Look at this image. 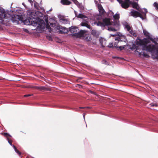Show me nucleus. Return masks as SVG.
<instances>
[{
  "mask_svg": "<svg viewBox=\"0 0 158 158\" xmlns=\"http://www.w3.org/2000/svg\"><path fill=\"white\" fill-rule=\"evenodd\" d=\"M4 10V14H2L1 15H2V16L3 17L4 15H5V17H2V19H0L1 20H3L2 21V23L7 25V23L9 22V20L10 19H11L16 24H19L23 22V18L21 16L19 15H13L11 17L10 15L6 13Z\"/></svg>",
  "mask_w": 158,
  "mask_h": 158,
  "instance_id": "f257e3e1",
  "label": "nucleus"
},
{
  "mask_svg": "<svg viewBox=\"0 0 158 158\" xmlns=\"http://www.w3.org/2000/svg\"><path fill=\"white\" fill-rule=\"evenodd\" d=\"M85 31L83 30H81L77 33H72L69 35L70 36L73 38H80L82 37L84 40H86L87 41H91L92 40L91 38L88 35L85 34Z\"/></svg>",
  "mask_w": 158,
  "mask_h": 158,
  "instance_id": "f03ea898",
  "label": "nucleus"
},
{
  "mask_svg": "<svg viewBox=\"0 0 158 158\" xmlns=\"http://www.w3.org/2000/svg\"><path fill=\"white\" fill-rule=\"evenodd\" d=\"M103 23L104 25V27L105 26H108L110 25H113L115 26H118L119 24V21H116L114 22H111L110 21V19L105 18L102 20Z\"/></svg>",
  "mask_w": 158,
  "mask_h": 158,
  "instance_id": "7ed1b4c3",
  "label": "nucleus"
},
{
  "mask_svg": "<svg viewBox=\"0 0 158 158\" xmlns=\"http://www.w3.org/2000/svg\"><path fill=\"white\" fill-rule=\"evenodd\" d=\"M156 49L155 46L154 45L149 44L148 46L147 44H145L142 47V49L143 50L148 51L149 52H153Z\"/></svg>",
  "mask_w": 158,
  "mask_h": 158,
  "instance_id": "20e7f679",
  "label": "nucleus"
},
{
  "mask_svg": "<svg viewBox=\"0 0 158 158\" xmlns=\"http://www.w3.org/2000/svg\"><path fill=\"white\" fill-rule=\"evenodd\" d=\"M131 15L132 16L135 17V18L137 17H139L142 19H144V17L146 16V15H144L143 16L142 14H141L139 12L135 10H132L131 11L130 13Z\"/></svg>",
  "mask_w": 158,
  "mask_h": 158,
  "instance_id": "39448f33",
  "label": "nucleus"
},
{
  "mask_svg": "<svg viewBox=\"0 0 158 158\" xmlns=\"http://www.w3.org/2000/svg\"><path fill=\"white\" fill-rule=\"evenodd\" d=\"M25 24L27 25H31L33 26H35L37 25V22L36 21H32L31 18L26 19L23 21Z\"/></svg>",
  "mask_w": 158,
  "mask_h": 158,
  "instance_id": "423d86ee",
  "label": "nucleus"
},
{
  "mask_svg": "<svg viewBox=\"0 0 158 158\" xmlns=\"http://www.w3.org/2000/svg\"><path fill=\"white\" fill-rule=\"evenodd\" d=\"M117 0L120 4H121L123 8L126 9L129 7L130 5V1H123L122 0Z\"/></svg>",
  "mask_w": 158,
  "mask_h": 158,
  "instance_id": "0eeeda50",
  "label": "nucleus"
},
{
  "mask_svg": "<svg viewBox=\"0 0 158 158\" xmlns=\"http://www.w3.org/2000/svg\"><path fill=\"white\" fill-rule=\"evenodd\" d=\"M149 42V40L147 39H144L143 40L139 39L136 41V44L137 45L143 46L145 44H147Z\"/></svg>",
  "mask_w": 158,
  "mask_h": 158,
  "instance_id": "6e6552de",
  "label": "nucleus"
},
{
  "mask_svg": "<svg viewBox=\"0 0 158 158\" xmlns=\"http://www.w3.org/2000/svg\"><path fill=\"white\" fill-rule=\"evenodd\" d=\"M116 38L118 39V40L119 41V45H121L122 44H121L122 42H124L126 43L127 39L126 38V37L123 35H118L117 37H116Z\"/></svg>",
  "mask_w": 158,
  "mask_h": 158,
  "instance_id": "1a4fd4ad",
  "label": "nucleus"
},
{
  "mask_svg": "<svg viewBox=\"0 0 158 158\" xmlns=\"http://www.w3.org/2000/svg\"><path fill=\"white\" fill-rule=\"evenodd\" d=\"M78 28L76 26H72L69 28V30L71 33H77Z\"/></svg>",
  "mask_w": 158,
  "mask_h": 158,
  "instance_id": "9d476101",
  "label": "nucleus"
},
{
  "mask_svg": "<svg viewBox=\"0 0 158 158\" xmlns=\"http://www.w3.org/2000/svg\"><path fill=\"white\" fill-rule=\"evenodd\" d=\"M29 87L35 89L39 90H44L46 88L44 86H35L31 85L29 86Z\"/></svg>",
  "mask_w": 158,
  "mask_h": 158,
  "instance_id": "9b49d317",
  "label": "nucleus"
},
{
  "mask_svg": "<svg viewBox=\"0 0 158 158\" xmlns=\"http://www.w3.org/2000/svg\"><path fill=\"white\" fill-rule=\"evenodd\" d=\"M61 3L64 5H69L71 2L68 0H61Z\"/></svg>",
  "mask_w": 158,
  "mask_h": 158,
  "instance_id": "f8f14e48",
  "label": "nucleus"
},
{
  "mask_svg": "<svg viewBox=\"0 0 158 158\" xmlns=\"http://www.w3.org/2000/svg\"><path fill=\"white\" fill-rule=\"evenodd\" d=\"M132 7L138 10H139V7L138 3L136 2H133L131 3Z\"/></svg>",
  "mask_w": 158,
  "mask_h": 158,
  "instance_id": "ddd939ff",
  "label": "nucleus"
},
{
  "mask_svg": "<svg viewBox=\"0 0 158 158\" xmlns=\"http://www.w3.org/2000/svg\"><path fill=\"white\" fill-rule=\"evenodd\" d=\"M131 49H136V51L139 53V54L140 55L141 54V52H140L139 51V47L138 46H136V45L135 44H133L132 46Z\"/></svg>",
  "mask_w": 158,
  "mask_h": 158,
  "instance_id": "4468645a",
  "label": "nucleus"
},
{
  "mask_svg": "<svg viewBox=\"0 0 158 158\" xmlns=\"http://www.w3.org/2000/svg\"><path fill=\"white\" fill-rule=\"evenodd\" d=\"M98 8L100 13L102 14H103L105 12V10L101 5H98Z\"/></svg>",
  "mask_w": 158,
  "mask_h": 158,
  "instance_id": "2eb2a0df",
  "label": "nucleus"
},
{
  "mask_svg": "<svg viewBox=\"0 0 158 158\" xmlns=\"http://www.w3.org/2000/svg\"><path fill=\"white\" fill-rule=\"evenodd\" d=\"M124 25L125 27V28L128 31H130L132 28V27H131L127 22L124 23Z\"/></svg>",
  "mask_w": 158,
  "mask_h": 158,
  "instance_id": "dca6fc26",
  "label": "nucleus"
},
{
  "mask_svg": "<svg viewBox=\"0 0 158 158\" xmlns=\"http://www.w3.org/2000/svg\"><path fill=\"white\" fill-rule=\"evenodd\" d=\"M94 23V24L98 26L104 27V25L103 24V22H102L101 21H98V22H95Z\"/></svg>",
  "mask_w": 158,
  "mask_h": 158,
  "instance_id": "f3484780",
  "label": "nucleus"
},
{
  "mask_svg": "<svg viewBox=\"0 0 158 158\" xmlns=\"http://www.w3.org/2000/svg\"><path fill=\"white\" fill-rule=\"evenodd\" d=\"M143 32L144 35H145L146 37H148V39H150L151 40H153V39L150 36L149 33L147 31H143Z\"/></svg>",
  "mask_w": 158,
  "mask_h": 158,
  "instance_id": "a211bd4d",
  "label": "nucleus"
},
{
  "mask_svg": "<svg viewBox=\"0 0 158 158\" xmlns=\"http://www.w3.org/2000/svg\"><path fill=\"white\" fill-rule=\"evenodd\" d=\"M115 40L116 41L114 43V47L116 48H118V43L119 44V41L118 40V39L116 38V37L115 38Z\"/></svg>",
  "mask_w": 158,
  "mask_h": 158,
  "instance_id": "6ab92c4d",
  "label": "nucleus"
},
{
  "mask_svg": "<svg viewBox=\"0 0 158 158\" xmlns=\"http://www.w3.org/2000/svg\"><path fill=\"white\" fill-rule=\"evenodd\" d=\"M128 32L133 36L134 37H136L137 36L136 34L135 33V32L133 30L132 28Z\"/></svg>",
  "mask_w": 158,
  "mask_h": 158,
  "instance_id": "aec40b11",
  "label": "nucleus"
},
{
  "mask_svg": "<svg viewBox=\"0 0 158 158\" xmlns=\"http://www.w3.org/2000/svg\"><path fill=\"white\" fill-rule=\"evenodd\" d=\"M60 22L63 24H65L68 23L69 22V21L67 19H60Z\"/></svg>",
  "mask_w": 158,
  "mask_h": 158,
  "instance_id": "412c9836",
  "label": "nucleus"
},
{
  "mask_svg": "<svg viewBox=\"0 0 158 158\" xmlns=\"http://www.w3.org/2000/svg\"><path fill=\"white\" fill-rule=\"evenodd\" d=\"M4 9L1 8H0V19H2V17H3V16H2V15H1L2 14H4ZM5 15H4V17H5Z\"/></svg>",
  "mask_w": 158,
  "mask_h": 158,
  "instance_id": "4be33fe9",
  "label": "nucleus"
},
{
  "mask_svg": "<svg viewBox=\"0 0 158 158\" xmlns=\"http://www.w3.org/2000/svg\"><path fill=\"white\" fill-rule=\"evenodd\" d=\"M77 17L79 18L82 19L83 18H87V16L81 14H79L77 16Z\"/></svg>",
  "mask_w": 158,
  "mask_h": 158,
  "instance_id": "5701e85b",
  "label": "nucleus"
},
{
  "mask_svg": "<svg viewBox=\"0 0 158 158\" xmlns=\"http://www.w3.org/2000/svg\"><path fill=\"white\" fill-rule=\"evenodd\" d=\"M13 147L15 149V152L19 155L20 156L21 154V153L16 148V147L14 145H13Z\"/></svg>",
  "mask_w": 158,
  "mask_h": 158,
  "instance_id": "b1692460",
  "label": "nucleus"
},
{
  "mask_svg": "<svg viewBox=\"0 0 158 158\" xmlns=\"http://www.w3.org/2000/svg\"><path fill=\"white\" fill-rule=\"evenodd\" d=\"M113 18L115 20H118L120 18L119 14H116L113 16Z\"/></svg>",
  "mask_w": 158,
  "mask_h": 158,
  "instance_id": "393cba45",
  "label": "nucleus"
},
{
  "mask_svg": "<svg viewBox=\"0 0 158 158\" xmlns=\"http://www.w3.org/2000/svg\"><path fill=\"white\" fill-rule=\"evenodd\" d=\"M102 64L106 65H109V62L107 61L106 60H103L102 61Z\"/></svg>",
  "mask_w": 158,
  "mask_h": 158,
  "instance_id": "a878e982",
  "label": "nucleus"
},
{
  "mask_svg": "<svg viewBox=\"0 0 158 158\" xmlns=\"http://www.w3.org/2000/svg\"><path fill=\"white\" fill-rule=\"evenodd\" d=\"M108 30L109 31H117L114 28L112 27H108Z\"/></svg>",
  "mask_w": 158,
  "mask_h": 158,
  "instance_id": "bb28decb",
  "label": "nucleus"
},
{
  "mask_svg": "<svg viewBox=\"0 0 158 158\" xmlns=\"http://www.w3.org/2000/svg\"><path fill=\"white\" fill-rule=\"evenodd\" d=\"M149 105L151 107H153L155 106L157 107L158 106V104L157 103H151Z\"/></svg>",
  "mask_w": 158,
  "mask_h": 158,
  "instance_id": "cd10ccee",
  "label": "nucleus"
},
{
  "mask_svg": "<svg viewBox=\"0 0 158 158\" xmlns=\"http://www.w3.org/2000/svg\"><path fill=\"white\" fill-rule=\"evenodd\" d=\"M1 134L3 135L4 136L8 137V136H11V135H10L8 133H1Z\"/></svg>",
  "mask_w": 158,
  "mask_h": 158,
  "instance_id": "c85d7f7f",
  "label": "nucleus"
},
{
  "mask_svg": "<svg viewBox=\"0 0 158 158\" xmlns=\"http://www.w3.org/2000/svg\"><path fill=\"white\" fill-rule=\"evenodd\" d=\"M60 31L64 33H67L68 32V30L66 28H61V30H60Z\"/></svg>",
  "mask_w": 158,
  "mask_h": 158,
  "instance_id": "c756f323",
  "label": "nucleus"
},
{
  "mask_svg": "<svg viewBox=\"0 0 158 158\" xmlns=\"http://www.w3.org/2000/svg\"><path fill=\"white\" fill-rule=\"evenodd\" d=\"M153 6L156 7V10H158V3L156 2H155L153 4Z\"/></svg>",
  "mask_w": 158,
  "mask_h": 158,
  "instance_id": "7c9ffc66",
  "label": "nucleus"
},
{
  "mask_svg": "<svg viewBox=\"0 0 158 158\" xmlns=\"http://www.w3.org/2000/svg\"><path fill=\"white\" fill-rule=\"evenodd\" d=\"M40 23H42V24L41 25L39 23V25L40 26H45V23H44V21L43 20H42L40 21Z\"/></svg>",
  "mask_w": 158,
  "mask_h": 158,
  "instance_id": "2f4dec72",
  "label": "nucleus"
},
{
  "mask_svg": "<svg viewBox=\"0 0 158 158\" xmlns=\"http://www.w3.org/2000/svg\"><path fill=\"white\" fill-rule=\"evenodd\" d=\"M7 140H8V143H9V144L11 146H13V145L12 144V141L11 140H10L9 139V138L8 137L7 138Z\"/></svg>",
  "mask_w": 158,
  "mask_h": 158,
  "instance_id": "473e14b6",
  "label": "nucleus"
},
{
  "mask_svg": "<svg viewBox=\"0 0 158 158\" xmlns=\"http://www.w3.org/2000/svg\"><path fill=\"white\" fill-rule=\"evenodd\" d=\"M88 23L86 22H82L81 23V25L82 26L86 27Z\"/></svg>",
  "mask_w": 158,
  "mask_h": 158,
  "instance_id": "72a5a7b5",
  "label": "nucleus"
},
{
  "mask_svg": "<svg viewBox=\"0 0 158 158\" xmlns=\"http://www.w3.org/2000/svg\"><path fill=\"white\" fill-rule=\"evenodd\" d=\"M143 55L144 57L146 58H148L149 57V56L148 55L144 52L143 53Z\"/></svg>",
  "mask_w": 158,
  "mask_h": 158,
  "instance_id": "f704fd0d",
  "label": "nucleus"
},
{
  "mask_svg": "<svg viewBox=\"0 0 158 158\" xmlns=\"http://www.w3.org/2000/svg\"><path fill=\"white\" fill-rule=\"evenodd\" d=\"M108 47L110 48H113V43H110L109 44L108 46Z\"/></svg>",
  "mask_w": 158,
  "mask_h": 158,
  "instance_id": "c9c22d12",
  "label": "nucleus"
},
{
  "mask_svg": "<svg viewBox=\"0 0 158 158\" xmlns=\"http://www.w3.org/2000/svg\"><path fill=\"white\" fill-rule=\"evenodd\" d=\"M46 27L47 29H51V28L50 25H49V24H46Z\"/></svg>",
  "mask_w": 158,
  "mask_h": 158,
  "instance_id": "e433bc0d",
  "label": "nucleus"
},
{
  "mask_svg": "<svg viewBox=\"0 0 158 158\" xmlns=\"http://www.w3.org/2000/svg\"><path fill=\"white\" fill-rule=\"evenodd\" d=\"M118 48H119L120 49V50H123V49H124V46H118Z\"/></svg>",
  "mask_w": 158,
  "mask_h": 158,
  "instance_id": "4c0bfd02",
  "label": "nucleus"
},
{
  "mask_svg": "<svg viewBox=\"0 0 158 158\" xmlns=\"http://www.w3.org/2000/svg\"><path fill=\"white\" fill-rule=\"evenodd\" d=\"M33 95V94H28L25 95L24 96V97H29V96H32Z\"/></svg>",
  "mask_w": 158,
  "mask_h": 158,
  "instance_id": "58836bf2",
  "label": "nucleus"
},
{
  "mask_svg": "<svg viewBox=\"0 0 158 158\" xmlns=\"http://www.w3.org/2000/svg\"><path fill=\"white\" fill-rule=\"evenodd\" d=\"M91 33L93 35H95L96 33V31H95L93 30Z\"/></svg>",
  "mask_w": 158,
  "mask_h": 158,
  "instance_id": "ea45409f",
  "label": "nucleus"
},
{
  "mask_svg": "<svg viewBox=\"0 0 158 158\" xmlns=\"http://www.w3.org/2000/svg\"><path fill=\"white\" fill-rule=\"evenodd\" d=\"M86 27L87 28H89V29L91 28L90 26L88 24L87 25Z\"/></svg>",
  "mask_w": 158,
  "mask_h": 158,
  "instance_id": "a19ab883",
  "label": "nucleus"
},
{
  "mask_svg": "<svg viewBox=\"0 0 158 158\" xmlns=\"http://www.w3.org/2000/svg\"><path fill=\"white\" fill-rule=\"evenodd\" d=\"M74 13H75L76 16L77 17V15H78L77 12V11H76L74 10Z\"/></svg>",
  "mask_w": 158,
  "mask_h": 158,
  "instance_id": "79ce46f5",
  "label": "nucleus"
},
{
  "mask_svg": "<svg viewBox=\"0 0 158 158\" xmlns=\"http://www.w3.org/2000/svg\"><path fill=\"white\" fill-rule=\"evenodd\" d=\"M89 92L91 94H95V92H93V91H92L91 90H90L89 91Z\"/></svg>",
  "mask_w": 158,
  "mask_h": 158,
  "instance_id": "37998d69",
  "label": "nucleus"
},
{
  "mask_svg": "<svg viewBox=\"0 0 158 158\" xmlns=\"http://www.w3.org/2000/svg\"><path fill=\"white\" fill-rule=\"evenodd\" d=\"M156 57L158 59V51H157Z\"/></svg>",
  "mask_w": 158,
  "mask_h": 158,
  "instance_id": "c03bdc74",
  "label": "nucleus"
},
{
  "mask_svg": "<svg viewBox=\"0 0 158 158\" xmlns=\"http://www.w3.org/2000/svg\"><path fill=\"white\" fill-rule=\"evenodd\" d=\"M45 22H46V24H48V20L47 19H45Z\"/></svg>",
  "mask_w": 158,
  "mask_h": 158,
  "instance_id": "a18cd8bd",
  "label": "nucleus"
},
{
  "mask_svg": "<svg viewBox=\"0 0 158 158\" xmlns=\"http://www.w3.org/2000/svg\"><path fill=\"white\" fill-rule=\"evenodd\" d=\"M77 85L78 86L79 88H80V87L81 86L79 84H77Z\"/></svg>",
  "mask_w": 158,
  "mask_h": 158,
  "instance_id": "49530a36",
  "label": "nucleus"
},
{
  "mask_svg": "<svg viewBox=\"0 0 158 158\" xmlns=\"http://www.w3.org/2000/svg\"><path fill=\"white\" fill-rule=\"evenodd\" d=\"M86 107H80V108H86ZM86 108H88V107H87Z\"/></svg>",
  "mask_w": 158,
  "mask_h": 158,
  "instance_id": "de8ad7c7",
  "label": "nucleus"
},
{
  "mask_svg": "<svg viewBox=\"0 0 158 158\" xmlns=\"http://www.w3.org/2000/svg\"><path fill=\"white\" fill-rule=\"evenodd\" d=\"M102 40V39H100V43H101V40Z\"/></svg>",
  "mask_w": 158,
  "mask_h": 158,
  "instance_id": "09e8293b",
  "label": "nucleus"
},
{
  "mask_svg": "<svg viewBox=\"0 0 158 158\" xmlns=\"http://www.w3.org/2000/svg\"><path fill=\"white\" fill-rule=\"evenodd\" d=\"M125 1H130V0H124Z\"/></svg>",
  "mask_w": 158,
  "mask_h": 158,
  "instance_id": "8fccbe9b",
  "label": "nucleus"
},
{
  "mask_svg": "<svg viewBox=\"0 0 158 158\" xmlns=\"http://www.w3.org/2000/svg\"><path fill=\"white\" fill-rule=\"evenodd\" d=\"M111 36H114V35H111Z\"/></svg>",
  "mask_w": 158,
  "mask_h": 158,
  "instance_id": "3c124183",
  "label": "nucleus"
},
{
  "mask_svg": "<svg viewBox=\"0 0 158 158\" xmlns=\"http://www.w3.org/2000/svg\"><path fill=\"white\" fill-rule=\"evenodd\" d=\"M82 78H81V77H80V79H82Z\"/></svg>",
  "mask_w": 158,
  "mask_h": 158,
  "instance_id": "603ef678",
  "label": "nucleus"
}]
</instances>
